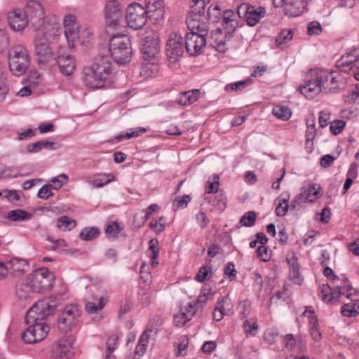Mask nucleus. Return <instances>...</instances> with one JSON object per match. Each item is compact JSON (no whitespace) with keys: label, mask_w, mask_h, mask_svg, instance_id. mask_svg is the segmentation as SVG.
<instances>
[{"label":"nucleus","mask_w":359,"mask_h":359,"mask_svg":"<svg viewBox=\"0 0 359 359\" xmlns=\"http://www.w3.org/2000/svg\"><path fill=\"white\" fill-rule=\"evenodd\" d=\"M55 311V306L45 300L39 301L27 312L25 320L29 326L22 334V340L27 344H34L42 341L47 336L49 327L43 320Z\"/></svg>","instance_id":"1"},{"label":"nucleus","mask_w":359,"mask_h":359,"mask_svg":"<svg viewBox=\"0 0 359 359\" xmlns=\"http://www.w3.org/2000/svg\"><path fill=\"white\" fill-rule=\"evenodd\" d=\"M338 87L337 74L327 70L312 69L306 75L300 92L309 99H313L320 93H328Z\"/></svg>","instance_id":"2"},{"label":"nucleus","mask_w":359,"mask_h":359,"mask_svg":"<svg viewBox=\"0 0 359 359\" xmlns=\"http://www.w3.org/2000/svg\"><path fill=\"white\" fill-rule=\"evenodd\" d=\"M111 73V62L107 58L102 57L83 69L82 81L88 88H101L109 81Z\"/></svg>","instance_id":"3"},{"label":"nucleus","mask_w":359,"mask_h":359,"mask_svg":"<svg viewBox=\"0 0 359 359\" xmlns=\"http://www.w3.org/2000/svg\"><path fill=\"white\" fill-rule=\"evenodd\" d=\"M57 28L45 27L38 32L35 37L34 53L36 60L39 65H46L55 64L57 55L53 52L50 43L57 36Z\"/></svg>","instance_id":"4"},{"label":"nucleus","mask_w":359,"mask_h":359,"mask_svg":"<svg viewBox=\"0 0 359 359\" xmlns=\"http://www.w3.org/2000/svg\"><path fill=\"white\" fill-rule=\"evenodd\" d=\"M320 297L325 303L345 302V299L353 301L359 300V291L348 284L337 285L334 292L327 284L322 285L320 288Z\"/></svg>","instance_id":"5"},{"label":"nucleus","mask_w":359,"mask_h":359,"mask_svg":"<svg viewBox=\"0 0 359 359\" xmlns=\"http://www.w3.org/2000/svg\"><path fill=\"white\" fill-rule=\"evenodd\" d=\"M111 57L117 64H126L130 61L132 55L131 43L129 37L125 34H116L111 36L109 43Z\"/></svg>","instance_id":"6"},{"label":"nucleus","mask_w":359,"mask_h":359,"mask_svg":"<svg viewBox=\"0 0 359 359\" xmlns=\"http://www.w3.org/2000/svg\"><path fill=\"white\" fill-rule=\"evenodd\" d=\"M8 60L11 73L19 76L25 72L29 65V51L22 45H15L8 51Z\"/></svg>","instance_id":"7"},{"label":"nucleus","mask_w":359,"mask_h":359,"mask_svg":"<svg viewBox=\"0 0 359 359\" xmlns=\"http://www.w3.org/2000/svg\"><path fill=\"white\" fill-rule=\"evenodd\" d=\"M26 279L38 294H44L51 290L55 276L48 268L42 267L32 271Z\"/></svg>","instance_id":"8"},{"label":"nucleus","mask_w":359,"mask_h":359,"mask_svg":"<svg viewBox=\"0 0 359 359\" xmlns=\"http://www.w3.org/2000/svg\"><path fill=\"white\" fill-rule=\"evenodd\" d=\"M31 25L38 31L45 30V27L54 28L45 24V12L41 4L37 0H29L25 12Z\"/></svg>","instance_id":"9"},{"label":"nucleus","mask_w":359,"mask_h":359,"mask_svg":"<svg viewBox=\"0 0 359 359\" xmlns=\"http://www.w3.org/2000/svg\"><path fill=\"white\" fill-rule=\"evenodd\" d=\"M81 311L76 304L66 306L57 322L59 329L65 332L71 331L79 321Z\"/></svg>","instance_id":"10"},{"label":"nucleus","mask_w":359,"mask_h":359,"mask_svg":"<svg viewBox=\"0 0 359 359\" xmlns=\"http://www.w3.org/2000/svg\"><path fill=\"white\" fill-rule=\"evenodd\" d=\"M237 14L240 18L245 19L248 25L253 27L265 16L266 9L262 6L242 3L237 6Z\"/></svg>","instance_id":"11"},{"label":"nucleus","mask_w":359,"mask_h":359,"mask_svg":"<svg viewBox=\"0 0 359 359\" xmlns=\"http://www.w3.org/2000/svg\"><path fill=\"white\" fill-rule=\"evenodd\" d=\"M148 15L145 8L140 4L134 3L126 10V20L128 26L135 30L140 29L147 22Z\"/></svg>","instance_id":"12"},{"label":"nucleus","mask_w":359,"mask_h":359,"mask_svg":"<svg viewBox=\"0 0 359 359\" xmlns=\"http://www.w3.org/2000/svg\"><path fill=\"white\" fill-rule=\"evenodd\" d=\"M337 67L342 72L351 74L359 81V48L341 56L337 62Z\"/></svg>","instance_id":"13"},{"label":"nucleus","mask_w":359,"mask_h":359,"mask_svg":"<svg viewBox=\"0 0 359 359\" xmlns=\"http://www.w3.org/2000/svg\"><path fill=\"white\" fill-rule=\"evenodd\" d=\"M161 45L158 33L153 30L147 32V35L142 39L141 44L142 54L147 59H151L158 54Z\"/></svg>","instance_id":"14"},{"label":"nucleus","mask_w":359,"mask_h":359,"mask_svg":"<svg viewBox=\"0 0 359 359\" xmlns=\"http://www.w3.org/2000/svg\"><path fill=\"white\" fill-rule=\"evenodd\" d=\"M123 6L117 1H109L105 6V19L108 26L116 27L123 20Z\"/></svg>","instance_id":"15"},{"label":"nucleus","mask_w":359,"mask_h":359,"mask_svg":"<svg viewBox=\"0 0 359 359\" xmlns=\"http://www.w3.org/2000/svg\"><path fill=\"white\" fill-rule=\"evenodd\" d=\"M184 41L182 36L177 33L170 35L166 44V53L170 61L175 62L184 53Z\"/></svg>","instance_id":"16"},{"label":"nucleus","mask_w":359,"mask_h":359,"mask_svg":"<svg viewBox=\"0 0 359 359\" xmlns=\"http://www.w3.org/2000/svg\"><path fill=\"white\" fill-rule=\"evenodd\" d=\"M64 32L70 48L74 47V42L79 39V29L76 17L73 14H67L63 18Z\"/></svg>","instance_id":"17"},{"label":"nucleus","mask_w":359,"mask_h":359,"mask_svg":"<svg viewBox=\"0 0 359 359\" xmlns=\"http://www.w3.org/2000/svg\"><path fill=\"white\" fill-rule=\"evenodd\" d=\"M206 43L205 36L196 34V32L187 33L184 40L187 52L191 56L200 55L205 47Z\"/></svg>","instance_id":"18"},{"label":"nucleus","mask_w":359,"mask_h":359,"mask_svg":"<svg viewBox=\"0 0 359 359\" xmlns=\"http://www.w3.org/2000/svg\"><path fill=\"white\" fill-rule=\"evenodd\" d=\"M187 25L190 32L206 36L208 32V22L204 15L198 13H193L187 18Z\"/></svg>","instance_id":"19"},{"label":"nucleus","mask_w":359,"mask_h":359,"mask_svg":"<svg viewBox=\"0 0 359 359\" xmlns=\"http://www.w3.org/2000/svg\"><path fill=\"white\" fill-rule=\"evenodd\" d=\"M72 351V341L68 337L60 338L52 349V355L55 359H69Z\"/></svg>","instance_id":"20"},{"label":"nucleus","mask_w":359,"mask_h":359,"mask_svg":"<svg viewBox=\"0 0 359 359\" xmlns=\"http://www.w3.org/2000/svg\"><path fill=\"white\" fill-rule=\"evenodd\" d=\"M7 18L10 27L16 32L23 30L29 22L25 12L19 8L11 11Z\"/></svg>","instance_id":"21"},{"label":"nucleus","mask_w":359,"mask_h":359,"mask_svg":"<svg viewBox=\"0 0 359 359\" xmlns=\"http://www.w3.org/2000/svg\"><path fill=\"white\" fill-rule=\"evenodd\" d=\"M286 261L289 266V279L293 283L300 285L304 280V278L300 273V266L298 262V258L295 253L290 252L287 254Z\"/></svg>","instance_id":"22"},{"label":"nucleus","mask_w":359,"mask_h":359,"mask_svg":"<svg viewBox=\"0 0 359 359\" xmlns=\"http://www.w3.org/2000/svg\"><path fill=\"white\" fill-rule=\"evenodd\" d=\"M146 4L145 10L150 19L158 22L163 18L165 13L163 0H146Z\"/></svg>","instance_id":"23"},{"label":"nucleus","mask_w":359,"mask_h":359,"mask_svg":"<svg viewBox=\"0 0 359 359\" xmlns=\"http://www.w3.org/2000/svg\"><path fill=\"white\" fill-rule=\"evenodd\" d=\"M197 313V309L194 304H187L182 306L180 311L174 316L173 323L177 327L184 326Z\"/></svg>","instance_id":"24"},{"label":"nucleus","mask_w":359,"mask_h":359,"mask_svg":"<svg viewBox=\"0 0 359 359\" xmlns=\"http://www.w3.org/2000/svg\"><path fill=\"white\" fill-rule=\"evenodd\" d=\"M236 15L232 10H226L222 15V25L226 35L232 34L239 26Z\"/></svg>","instance_id":"25"},{"label":"nucleus","mask_w":359,"mask_h":359,"mask_svg":"<svg viewBox=\"0 0 359 359\" xmlns=\"http://www.w3.org/2000/svg\"><path fill=\"white\" fill-rule=\"evenodd\" d=\"M15 294L20 301L32 299L36 295L27 279L25 281L20 282L16 285Z\"/></svg>","instance_id":"26"},{"label":"nucleus","mask_w":359,"mask_h":359,"mask_svg":"<svg viewBox=\"0 0 359 359\" xmlns=\"http://www.w3.org/2000/svg\"><path fill=\"white\" fill-rule=\"evenodd\" d=\"M60 72L65 76H70L76 68L74 59L69 55L57 57Z\"/></svg>","instance_id":"27"},{"label":"nucleus","mask_w":359,"mask_h":359,"mask_svg":"<svg viewBox=\"0 0 359 359\" xmlns=\"http://www.w3.org/2000/svg\"><path fill=\"white\" fill-rule=\"evenodd\" d=\"M287 13L291 16H298L306 10L308 0H285Z\"/></svg>","instance_id":"28"},{"label":"nucleus","mask_w":359,"mask_h":359,"mask_svg":"<svg viewBox=\"0 0 359 359\" xmlns=\"http://www.w3.org/2000/svg\"><path fill=\"white\" fill-rule=\"evenodd\" d=\"M201 92L198 89L184 91L179 94L177 102L182 106L190 105L200 97Z\"/></svg>","instance_id":"29"},{"label":"nucleus","mask_w":359,"mask_h":359,"mask_svg":"<svg viewBox=\"0 0 359 359\" xmlns=\"http://www.w3.org/2000/svg\"><path fill=\"white\" fill-rule=\"evenodd\" d=\"M28 82L29 83V86H25L21 88L17 93V95L20 97L29 95L32 93V88L34 89L41 82V76L39 73L36 71L30 72L28 77Z\"/></svg>","instance_id":"30"},{"label":"nucleus","mask_w":359,"mask_h":359,"mask_svg":"<svg viewBox=\"0 0 359 359\" xmlns=\"http://www.w3.org/2000/svg\"><path fill=\"white\" fill-rule=\"evenodd\" d=\"M114 180L111 174L98 173L87 180V183L93 188H101Z\"/></svg>","instance_id":"31"},{"label":"nucleus","mask_w":359,"mask_h":359,"mask_svg":"<svg viewBox=\"0 0 359 359\" xmlns=\"http://www.w3.org/2000/svg\"><path fill=\"white\" fill-rule=\"evenodd\" d=\"M214 292L210 287H204L202 289L201 294L198 297L197 300L195 302H189V304H194V308L197 309V313H200L202 312L203 306L207 303L209 299L213 298Z\"/></svg>","instance_id":"32"},{"label":"nucleus","mask_w":359,"mask_h":359,"mask_svg":"<svg viewBox=\"0 0 359 359\" xmlns=\"http://www.w3.org/2000/svg\"><path fill=\"white\" fill-rule=\"evenodd\" d=\"M350 302H344V306L341 307V314L347 317H353L359 313V300L353 301L351 299H348Z\"/></svg>","instance_id":"33"},{"label":"nucleus","mask_w":359,"mask_h":359,"mask_svg":"<svg viewBox=\"0 0 359 359\" xmlns=\"http://www.w3.org/2000/svg\"><path fill=\"white\" fill-rule=\"evenodd\" d=\"M7 265L8 266V269L12 270L13 273H22L27 271L29 268L27 262L19 258L12 259L7 263Z\"/></svg>","instance_id":"34"},{"label":"nucleus","mask_w":359,"mask_h":359,"mask_svg":"<svg viewBox=\"0 0 359 359\" xmlns=\"http://www.w3.org/2000/svg\"><path fill=\"white\" fill-rule=\"evenodd\" d=\"M54 143L47 140L38 141L27 146V150L29 153H37L44 148L53 149Z\"/></svg>","instance_id":"35"},{"label":"nucleus","mask_w":359,"mask_h":359,"mask_svg":"<svg viewBox=\"0 0 359 359\" xmlns=\"http://www.w3.org/2000/svg\"><path fill=\"white\" fill-rule=\"evenodd\" d=\"M148 331L151 332V330H146L141 335L138 344L135 348V353L139 355H143L146 352L147 344L149 342V339L150 337Z\"/></svg>","instance_id":"36"},{"label":"nucleus","mask_w":359,"mask_h":359,"mask_svg":"<svg viewBox=\"0 0 359 359\" xmlns=\"http://www.w3.org/2000/svg\"><path fill=\"white\" fill-rule=\"evenodd\" d=\"M272 114L283 121L288 120L292 115L290 109L286 106L277 105L273 107Z\"/></svg>","instance_id":"37"},{"label":"nucleus","mask_w":359,"mask_h":359,"mask_svg":"<svg viewBox=\"0 0 359 359\" xmlns=\"http://www.w3.org/2000/svg\"><path fill=\"white\" fill-rule=\"evenodd\" d=\"M31 217V214L22 210H15L8 212L7 218L13 222L27 220Z\"/></svg>","instance_id":"38"},{"label":"nucleus","mask_w":359,"mask_h":359,"mask_svg":"<svg viewBox=\"0 0 359 359\" xmlns=\"http://www.w3.org/2000/svg\"><path fill=\"white\" fill-rule=\"evenodd\" d=\"M104 231L108 238H115L126 236L122 226H106Z\"/></svg>","instance_id":"39"},{"label":"nucleus","mask_w":359,"mask_h":359,"mask_svg":"<svg viewBox=\"0 0 359 359\" xmlns=\"http://www.w3.org/2000/svg\"><path fill=\"white\" fill-rule=\"evenodd\" d=\"M100 231L97 227H85L80 233V238L83 241H90L97 237Z\"/></svg>","instance_id":"40"},{"label":"nucleus","mask_w":359,"mask_h":359,"mask_svg":"<svg viewBox=\"0 0 359 359\" xmlns=\"http://www.w3.org/2000/svg\"><path fill=\"white\" fill-rule=\"evenodd\" d=\"M146 132V129L144 128H140L137 130H133L130 129L129 131L126 133H121L119 135H116L114 139L117 142L123 141L125 140H128L133 137H138L141 133Z\"/></svg>","instance_id":"41"},{"label":"nucleus","mask_w":359,"mask_h":359,"mask_svg":"<svg viewBox=\"0 0 359 359\" xmlns=\"http://www.w3.org/2000/svg\"><path fill=\"white\" fill-rule=\"evenodd\" d=\"M8 90L6 75L0 68V102H3L5 100Z\"/></svg>","instance_id":"42"},{"label":"nucleus","mask_w":359,"mask_h":359,"mask_svg":"<svg viewBox=\"0 0 359 359\" xmlns=\"http://www.w3.org/2000/svg\"><path fill=\"white\" fill-rule=\"evenodd\" d=\"M292 39V32L290 30H282L276 38V42L278 47L284 48L285 45L290 42Z\"/></svg>","instance_id":"43"},{"label":"nucleus","mask_w":359,"mask_h":359,"mask_svg":"<svg viewBox=\"0 0 359 359\" xmlns=\"http://www.w3.org/2000/svg\"><path fill=\"white\" fill-rule=\"evenodd\" d=\"M321 196V187L318 184H312L306 195V200L309 202L316 201Z\"/></svg>","instance_id":"44"},{"label":"nucleus","mask_w":359,"mask_h":359,"mask_svg":"<svg viewBox=\"0 0 359 359\" xmlns=\"http://www.w3.org/2000/svg\"><path fill=\"white\" fill-rule=\"evenodd\" d=\"M191 196L189 195L185 194L182 196L177 197L172 201V209L174 210H178L180 209H184L187 207L189 203L191 201Z\"/></svg>","instance_id":"45"},{"label":"nucleus","mask_w":359,"mask_h":359,"mask_svg":"<svg viewBox=\"0 0 359 359\" xmlns=\"http://www.w3.org/2000/svg\"><path fill=\"white\" fill-rule=\"evenodd\" d=\"M219 177L217 174H214L208 179L205 189L208 194L217 192L219 187Z\"/></svg>","instance_id":"46"},{"label":"nucleus","mask_w":359,"mask_h":359,"mask_svg":"<svg viewBox=\"0 0 359 359\" xmlns=\"http://www.w3.org/2000/svg\"><path fill=\"white\" fill-rule=\"evenodd\" d=\"M244 332L246 335L255 336L258 330V325L256 320L252 319H245L243 325Z\"/></svg>","instance_id":"47"},{"label":"nucleus","mask_w":359,"mask_h":359,"mask_svg":"<svg viewBox=\"0 0 359 359\" xmlns=\"http://www.w3.org/2000/svg\"><path fill=\"white\" fill-rule=\"evenodd\" d=\"M67 180L68 176L66 174H60L58 176L52 178L48 185H50L51 189L58 190L67 182Z\"/></svg>","instance_id":"48"},{"label":"nucleus","mask_w":359,"mask_h":359,"mask_svg":"<svg viewBox=\"0 0 359 359\" xmlns=\"http://www.w3.org/2000/svg\"><path fill=\"white\" fill-rule=\"evenodd\" d=\"M106 303V300L103 297H100L99 299V303L97 305H95L94 302H89L86 304V310L87 313L89 314H93L97 313V311L102 310Z\"/></svg>","instance_id":"49"},{"label":"nucleus","mask_w":359,"mask_h":359,"mask_svg":"<svg viewBox=\"0 0 359 359\" xmlns=\"http://www.w3.org/2000/svg\"><path fill=\"white\" fill-rule=\"evenodd\" d=\"M0 197L6 198L11 203H16L20 200V194L15 190L5 189L0 191Z\"/></svg>","instance_id":"50"},{"label":"nucleus","mask_w":359,"mask_h":359,"mask_svg":"<svg viewBox=\"0 0 359 359\" xmlns=\"http://www.w3.org/2000/svg\"><path fill=\"white\" fill-rule=\"evenodd\" d=\"M316 126L314 119L309 120L307 121V128L306 130V145H308L310 142L312 143V141L314 140L316 136Z\"/></svg>","instance_id":"51"},{"label":"nucleus","mask_w":359,"mask_h":359,"mask_svg":"<svg viewBox=\"0 0 359 359\" xmlns=\"http://www.w3.org/2000/svg\"><path fill=\"white\" fill-rule=\"evenodd\" d=\"M158 241L151 239L149 241V246L148 250L150 252L149 257L152 260V265L158 264L156 262L158 257V249L157 248Z\"/></svg>","instance_id":"52"},{"label":"nucleus","mask_w":359,"mask_h":359,"mask_svg":"<svg viewBox=\"0 0 359 359\" xmlns=\"http://www.w3.org/2000/svg\"><path fill=\"white\" fill-rule=\"evenodd\" d=\"M211 273V269L209 266H203L200 268L197 275L196 276V280L200 283H203L208 278L210 277V273Z\"/></svg>","instance_id":"53"},{"label":"nucleus","mask_w":359,"mask_h":359,"mask_svg":"<svg viewBox=\"0 0 359 359\" xmlns=\"http://www.w3.org/2000/svg\"><path fill=\"white\" fill-rule=\"evenodd\" d=\"M215 307H219V310L226 313V311L231 310L232 305L230 299L227 297H224L218 299Z\"/></svg>","instance_id":"54"},{"label":"nucleus","mask_w":359,"mask_h":359,"mask_svg":"<svg viewBox=\"0 0 359 359\" xmlns=\"http://www.w3.org/2000/svg\"><path fill=\"white\" fill-rule=\"evenodd\" d=\"M346 126V122L343 120H335L330 123V130L333 135L339 134Z\"/></svg>","instance_id":"55"},{"label":"nucleus","mask_w":359,"mask_h":359,"mask_svg":"<svg viewBox=\"0 0 359 359\" xmlns=\"http://www.w3.org/2000/svg\"><path fill=\"white\" fill-rule=\"evenodd\" d=\"M257 255L262 262H267L271 258V251L266 246L260 245L257 250Z\"/></svg>","instance_id":"56"},{"label":"nucleus","mask_w":359,"mask_h":359,"mask_svg":"<svg viewBox=\"0 0 359 359\" xmlns=\"http://www.w3.org/2000/svg\"><path fill=\"white\" fill-rule=\"evenodd\" d=\"M249 83H250L249 81L247 80V81H238V82H236L233 83H229L225 86V90L226 91L241 90H243L245 88H246L248 86V85L249 84Z\"/></svg>","instance_id":"57"},{"label":"nucleus","mask_w":359,"mask_h":359,"mask_svg":"<svg viewBox=\"0 0 359 359\" xmlns=\"http://www.w3.org/2000/svg\"><path fill=\"white\" fill-rule=\"evenodd\" d=\"M257 215L255 212L249 211L246 212L240 219V224H254L256 220Z\"/></svg>","instance_id":"58"},{"label":"nucleus","mask_w":359,"mask_h":359,"mask_svg":"<svg viewBox=\"0 0 359 359\" xmlns=\"http://www.w3.org/2000/svg\"><path fill=\"white\" fill-rule=\"evenodd\" d=\"M278 336V332L274 329H268L266 330L264 334V339L269 344H273L276 342V339Z\"/></svg>","instance_id":"59"},{"label":"nucleus","mask_w":359,"mask_h":359,"mask_svg":"<svg viewBox=\"0 0 359 359\" xmlns=\"http://www.w3.org/2000/svg\"><path fill=\"white\" fill-rule=\"evenodd\" d=\"M288 210L287 198L278 199V203L276 208L277 215L283 216Z\"/></svg>","instance_id":"60"},{"label":"nucleus","mask_w":359,"mask_h":359,"mask_svg":"<svg viewBox=\"0 0 359 359\" xmlns=\"http://www.w3.org/2000/svg\"><path fill=\"white\" fill-rule=\"evenodd\" d=\"M189 339L186 336L181 337L179 340L178 350L176 353L177 356L185 355L186 350L188 347Z\"/></svg>","instance_id":"61"},{"label":"nucleus","mask_w":359,"mask_h":359,"mask_svg":"<svg viewBox=\"0 0 359 359\" xmlns=\"http://www.w3.org/2000/svg\"><path fill=\"white\" fill-rule=\"evenodd\" d=\"M92 36V31L90 28L86 26H81L79 29V39L82 43L89 41L90 36Z\"/></svg>","instance_id":"62"},{"label":"nucleus","mask_w":359,"mask_h":359,"mask_svg":"<svg viewBox=\"0 0 359 359\" xmlns=\"http://www.w3.org/2000/svg\"><path fill=\"white\" fill-rule=\"evenodd\" d=\"M51 189L50 185H43L38 191V197L44 200L48 199L53 196Z\"/></svg>","instance_id":"63"},{"label":"nucleus","mask_w":359,"mask_h":359,"mask_svg":"<svg viewBox=\"0 0 359 359\" xmlns=\"http://www.w3.org/2000/svg\"><path fill=\"white\" fill-rule=\"evenodd\" d=\"M322 31L320 24L317 21H313L308 24L307 32L309 35H318Z\"/></svg>","instance_id":"64"}]
</instances>
